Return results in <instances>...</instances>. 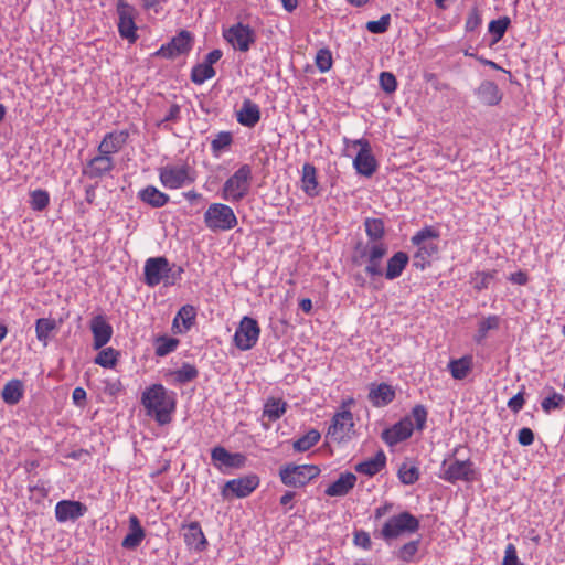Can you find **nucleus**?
Segmentation results:
<instances>
[{"mask_svg": "<svg viewBox=\"0 0 565 565\" xmlns=\"http://www.w3.org/2000/svg\"><path fill=\"white\" fill-rule=\"evenodd\" d=\"M388 247L383 241L359 242L353 249L351 262L354 266H364V274L358 271L352 275L356 286L364 288L370 278L383 276L382 262L387 255Z\"/></svg>", "mask_w": 565, "mask_h": 565, "instance_id": "nucleus-1", "label": "nucleus"}, {"mask_svg": "<svg viewBox=\"0 0 565 565\" xmlns=\"http://www.w3.org/2000/svg\"><path fill=\"white\" fill-rule=\"evenodd\" d=\"M141 404L147 415L153 417L159 425H166L171 422L177 402L174 393L169 392L162 384H153L142 393Z\"/></svg>", "mask_w": 565, "mask_h": 565, "instance_id": "nucleus-2", "label": "nucleus"}, {"mask_svg": "<svg viewBox=\"0 0 565 565\" xmlns=\"http://www.w3.org/2000/svg\"><path fill=\"white\" fill-rule=\"evenodd\" d=\"M182 273V267L170 265L166 257H151L145 263V284L149 287H156L160 282H163L164 286H172L181 279Z\"/></svg>", "mask_w": 565, "mask_h": 565, "instance_id": "nucleus-3", "label": "nucleus"}, {"mask_svg": "<svg viewBox=\"0 0 565 565\" xmlns=\"http://www.w3.org/2000/svg\"><path fill=\"white\" fill-rule=\"evenodd\" d=\"M419 530V520L412 513L404 511L388 518L379 532L374 535L386 542L397 539L404 534H413Z\"/></svg>", "mask_w": 565, "mask_h": 565, "instance_id": "nucleus-4", "label": "nucleus"}, {"mask_svg": "<svg viewBox=\"0 0 565 565\" xmlns=\"http://www.w3.org/2000/svg\"><path fill=\"white\" fill-rule=\"evenodd\" d=\"M354 403L353 398L343 401L340 411L337 412L332 418L326 437L331 441L341 444L351 438L354 427L353 414L350 406Z\"/></svg>", "mask_w": 565, "mask_h": 565, "instance_id": "nucleus-5", "label": "nucleus"}, {"mask_svg": "<svg viewBox=\"0 0 565 565\" xmlns=\"http://www.w3.org/2000/svg\"><path fill=\"white\" fill-rule=\"evenodd\" d=\"M252 182V168L249 164L241 166L223 184L221 196L223 200L237 203L249 192Z\"/></svg>", "mask_w": 565, "mask_h": 565, "instance_id": "nucleus-6", "label": "nucleus"}, {"mask_svg": "<svg viewBox=\"0 0 565 565\" xmlns=\"http://www.w3.org/2000/svg\"><path fill=\"white\" fill-rule=\"evenodd\" d=\"M158 172L160 183L168 190H178L195 181V172L188 163L166 164Z\"/></svg>", "mask_w": 565, "mask_h": 565, "instance_id": "nucleus-7", "label": "nucleus"}, {"mask_svg": "<svg viewBox=\"0 0 565 565\" xmlns=\"http://www.w3.org/2000/svg\"><path fill=\"white\" fill-rule=\"evenodd\" d=\"M204 223L212 232H225L237 225V217L231 206L212 203L204 212Z\"/></svg>", "mask_w": 565, "mask_h": 565, "instance_id": "nucleus-8", "label": "nucleus"}, {"mask_svg": "<svg viewBox=\"0 0 565 565\" xmlns=\"http://www.w3.org/2000/svg\"><path fill=\"white\" fill-rule=\"evenodd\" d=\"M320 468L316 465L288 463L280 468L279 477L287 487L301 488L320 475Z\"/></svg>", "mask_w": 565, "mask_h": 565, "instance_id": "nucleus-9", "label": "nucleus"}, {"mask_svg": "<svg viewBox=\"0 0 565 565\" xmlns=\"http://www.w3.org/2000/svg\"><path fill=\"white\" fill-rule=\"evenodd\" d=\"M439 478L449 482H472L477 479V470L470 459H445L441 463Z\"/></svg>", "mask_w": 565, "mask_h": 565, "instance_id": "nucleus-10", "label": "nucleus"}, {"mask_svg": "<svg viewBox=\"0 0 565 565\" xmlns=\"http://www.w3.org/2000/svg\"><path fill=\"white\" fill-rule=\"evenodd\" d=\"M116 12L118 15V33L120 38L134 44L138 40V28L136 25V9L126 0H118L116 4Z\"/></svg>", "mask_w": 565, "mask_h": 565, "instance_id": "nucleus-11", "label": "nucleus"}, {"mask_svg": "<svg viewBox=\"0 0 565 565\" xmlns=\"http://www.w3.org/2000/svg\"><path fill=\"white\" fill-rule=\"evenodd\" d=\"M260 335V327L254 318L243 317L234 333V344L242 351L250 350L255 347Z\"/></svg>", "mask_w": 565, "mask_h": 565, "instance_id": "nucleus-12", "label": "nucleus"}, {"mask_svg": "<svg viewBox=\"0 0 565 565\" xmlns=\"http://www.w3.org/2000/svg\"><path fill=\"white\" fill-rule=\"evenodd\" d=\"M223 36L235 50L241 52H247L255 42L254 30L241 22L225 30Z\"/></svg>", "mask_w": 565, "mask_h": 565, "instance_id": "nucleus-13", "label": "nucleus"}, {"mask_svg": "<svg viewBox=\"0 0 565 565\" xmlns=\"http://www.w3.org/2000/svg\"><path fill=\"white\" fill-rule=\"evenodd\" d=\"M193 44V36L186 30L180 31L171 41L154 53L156 56L164 58H174L175 56L186 54L191 51Z\"/></svg>", "mask_w": 565, "mask_h": 565, "instance_id": "nucleus-14", "label": "nucleus"}, {"mask_svg": "<svg viewBox=\"0 0 565 565\" xmlns=\"http://www.w3.org/2000/svg\"><path fill=\"white\" fill-rule=\"evenodd\" d=\"M354 146H359L360 150L353 160V167L359 174L371 177L377 169V162L372 154L369 140L362 138L352 141Z\"/></svg>", "mask_w": 565, "mask_h": 565, "instance_id": "nucleus-15", "label": "nucleus"}, {"mask_svg": "<svg viewBox=\"0 0 565 565\" xmlns=\"http://www.w3.org/2000/svg\"><path fill=\"white\" fill-rule=\"evenodd\" d=\"M259 484L257 476H246L237 479L230 480L225 483L222 494L227 497L228 492L237 498H245L249 495Z\"/></svg>", "mask_w": 565, "mask_h": 565, "instance_id": "nucleus-16", "label": "nucleus"}, {"mask_svg": "<svg viewBox=\"0 0 565 565\" xmlns=\"http://www.w3.org/2000/svg\"><path fill=\"white\" fill-rule=\"evenodd\" d=\"M89 327L93 333V348L100 350L110 341L114 333L113 327L103 315L93 317Z\"/></svg>", "mask_w": 565, "mask_h": 565, "instance_id": "nucleus-17", "label": "nucleus"}, {"mask_svg": "<svg viewBox=\"0 0 565 565\" xmlns=\"http://www.w3.org/2000/svg\"><path fill=\"white\" fill-rule=\"evenodd\" d=\"M87 512V507L73 500H61L55 505V519L60 523H65L70 520L75 521Z\"/></svg>", "mask_w": 565, "mask_h": 565, "instance_id": "nucleus-18", "label": "nucleus"}, {"mask_svg": "<svg viewBox=\"0 0 565 565\" xmlns=\"http://www.w3.org/2000/svg\"><path fill=\"white\" fill-rule=\"evenodd\" d=\"M129 136L130 135L127 129L107 132L98 145V152L111 157L122 149L127 143Z\"/></svg>", "mask_w": 565, "mask_h": 565, "instance_id": "nucleus-19", "label": "nucleus"}, {"mask_svg": "<svg viewBox=\"0 0 565 565\" xmlns=\"http://www.w3.org/2000/svg\"><path fill=\"white\" fill-rule=\"evenodd\" d=\"M211 459L213 465L220 470L223 467L241 468L245 465L246 461V457L243 454H231L222 446H216L212 449Z\"/></svg>", "mask_w": 565, "mask_h": 565, "instance_id": "nucleus-20", "label": "nucleus"}, {"mask_svg": "<svg viewBox=\"0 0 565 565\" xmlns=\"http://www.w3.org/2000/svg\"><path fill=\"white\" fill-rule=\"evenodd\" d=\"M414 425L411 419H403L393 425L391 428L383 430L382 439L388 446H394L409 438L413 434Z\"/></svg>", "mask_w": 565, "mask_h": 565, "instance_id": "nucleus-21", "label": "nucleus"}, {"mask_svg": "<svg viewBox=\"0 0 565 565\" xmlns=\"http://www.w3.org/2000/svg\"><path fill=\"white\" fill-rule=\"evenodd\" d=\"M114 167L115 162L113 157L98 152L96 157L88 161L84 173L92 179L102 178L106 173L110 172Z\"/></svg>", "mask_w": 565, "mask_h": 565, "instance_id": "nucleus-22", "label": "nucleus"}, {"mask_svg": "<svg viewBox=\"0 0 565 565\" xmlns=\"http://www.w3.org/2000/svg\"><path fill=\"white\" fill-rule=\"evenodd\" d=\"M395 390L387 383L372 384L367 398L374 407H384L395 398Z\"/></svg>", "mask_w": 565, "mask_h": 565, "instance_id": "nucleus-23", "label": "nucleus"}, {"mask_svg": "<svg viewBox=\"0 0 565 565\" xmlns=\"http://www.w3.org/2000/svg\"><path fill=\"white\" fill-rule=\"evenodd\" d=\"M182 529L185 530L183 534L184 543L190 548H193L198 552H202L206 548L207 540L199 522L193 521L188 525H183Z\"/></svg>", "mask_w": 565, "mask_h": 565, "instance_id": "nucleus-24", "label": "nucleus"}, {"mask_svg": "<svg viewBox=\"0 0 565 565\" xmlns=\"http://www.w3.org/2000/svg\"><path fill=\"white\" fill-rule=\"evenodd\" d=\"M236 119L244 127H255L260 120L259 106L248 98L244 99L236 113Z\"/></svg>", "mask_w": 565, "mask_h": 565, "instance_id": "nucleus-25", "label": "nucleus"}, {"mask_svg": "<svg viewBox=\"0 0 565 565\" xmlns=\"http://www.w3.org/2000/svg\"><path fill=\"white\" fill-rule=\"evenodd\" d=\"M356 480V476L353 472H343L327 487L324 493L328 497H344L355 487Z\"/></svg>", "mask_w": 565, "mask_h": 565, "instance_id": "nucleus-26", "label": "nucleus"}, {"mask_svg": "<svg viewBox=\"0 0 565 565\" xmlns=\"http://www.w3.org/2000/svg\"><path fill=\"white\" fill-rule=\"evenodd\" d=\"M301 190L310 198L320 194V185L318 182V172L312 163L306 162L301 170Z\"/></svg>", "mask_w": 565, "mask_h": 565, "instance_id": "nucleus-27", "label": "nucleus"}, {"mask_svg": "<svg viewBox=\"0 0 565 565\" xmlns=\"http://www.w3.org/2000/svg\"><path fill=\"white\" fill-rule=\"evenodd\" d=\"M386 466V455L383 450H379L373 457L367 458L354 466L358 473L373 477L381 472Z\"/></svg>", "mask_w": 565, "mask_h": 565, "instance_id": "nucleus-28", "label": "nucleus"}, {"mask_svg": "<svg viewBox=\"0 0 565 565\" xmlns=\"http://www.w3.org/2000/svg\"><path fill=\"white\" fill-rule=\"evenodd\" d=\"M477 97L483 105L495 106L502 99V93L492 81L482 82L476 90Z\"/></svg>", "mask_w": 565, "mask_h": 565, "instance_id": "nucleus-29", "label": "nucleus"}, {"mask_svg": "<svg viewBox=\"0 0 565 565\" xmlns=\"http://www.w3.org/2000/svg\"><path fill=\"white\" fill-rule=\"evenodd\" d=\"M146 536L143 527L136 515L129 518V533L124 537L121 546L127 550L137 548Z\"/></svg>", "mask_w": 565, "mask_h": 565, "instance_id": "nucleus-30", "label": "nucleus"}, {"mask_svg": "<svg viewBox=\"0 0 565 565\" xmlns=\"http://www.w3.org/2000/svg\"><path fill=\"white\" fill-rule=\"evenodd\" d=\"M137 195L141 202L154 209L164 206L170 200L167 193L160 191L153 185H147L141 189Z\"/></svg>", "mask_w": 565, "mask_h": 565, "instance_id": "nucleus-31", "label": "nucleus"}, {"mask_svg": "<svg viewBox=\"0 0 565 565\" xmlns=\"http://www.w3.org/2000/svg\"><path fill=\"white\" fill-rule=\"evenodd\" d=\"M408 260V255L405 252H396L388 258L385 271L383 270V275L388 280L398 278L406 268Z\"/></svg>", "mask_w": 565, "mask_h": 565, "instance_id": "nucleus-32", "label": "nucleus"}, {"mask_svg": "<svg viewBox=\"0 0 565 565\" xmlns=\"http://www.w3.org/2000/svg\"><path fill=\"white\" fill-rule=\"evenodd\" d=\"M195 317L196 311L193 306H182L173 319V329H178L179 333L189 331L194 324Z\"/></svg>", "mask_w": 565, "mask_h": 565, "instance_id": "nucleus-33", "label": "nucleus"}, {"mask_svg": "<svg viewBox=\"0 0 565 565\" xmlns=\"http://www.w3.org/2000/svg\"><path fill=\"white\" fill-rule=\"evenodd\" d=\"M472 355H465L460 359L450 360L448 363V371L455 380H463L472 371Z\"/></svg>", "mask_w": 565, "mask_h": 565, "instance_id": "nucleus-34", "label": "nucleus"}, {"mask_svg": "<svg viewBox=\"0 0 565 565\" xmlns=\"http://www.w3.org/2000/svg\"><path fill=\"white\" fill-rule=\"evenodd\" d=\"M23 393L24 390L22 382L13 379L4 384L1 391V397L8 405H15L22 399Z\"/></svg>", "mask_w": 565, "mask_h": 565, "instance_id": "nucleus-35", "label": "nucleus"}, {"mask_svg": "<svg viewBox=\"0 0 565 565\" xmlns=\"http://www.w3.org/2000/svg\"><path fill=\"white\" fill-rule=\"evenodd\" d=\"M416 246L418 247V250L414 256V265L417 268L425 269L430 264L431 257L438 254V246L433 242L423 243Z\"/></svg>", "mask_w": 565, "mask_h": 565, "instance_id": "nucleus-36", "label": "nucleus"}, {"mask_svg": "<svg viewBox=\"0 0 565 565\" xmlns=\"http://www.w3.org/2000/svg\"><path fill=\"white\" fill-rule=\"evenodd\" d=\"M287 411V403L282 398L269 397L263 411V416L270 422L279 419Z\"/></svg>", "mask_w": 565, "mask_h": 565, "instance_id": "nucleus-37", "label": "nucleus"}, {"mask_svg": "<svg viewBox=\"0 0 565 565\" xmlns=\"http://www.w3.org/2000/svg\"><path fill=\"white\" fill-rule=\"evenodd\" d=\"M500 326V317L497 315H490L486 318H483L478 323V330L477 334L475 337L476 342L480 343L482 342L487 335L488 332L491 330H497Z\"/></svg>", "mask_w": 565, "mask_h": 565, "instance_id": "nucleus-38", "label": "nucleus"}, {"mask_svg": "<svg viewBox=\"0 0 565 565\" xmlns=\"http://www.w3.org/2000/svg\"><path fill=\"white\" fill-rule=\"evenodd\" d=\"M321 435L317 429H310L303 436L296 439L292 447L298 452H303L312 448L320 440Z\"/></svg>", "mask_w": 565, "mask_h": 565, "instance_id": "nucleus-39", "label": "nucleus"}, {"mask_svg": "<svg viewBox=\"0 0 565 565\" xmlns=\"http://www.w3.org/2000/svg\"><path fill=\"white\" fill-rule=\"evenodd\" d=\"M57 328V323L51 318H40L35 321V333L40 342L46 345L50 333Z\"/></svg>", "mask_w": 565, "mask_h": 565, "instance_id": "nucleus-40", "label": "nucleus"}, {"mask_svg": "<svg viewBox=\"0 0 565 565\" xmlns=\"http://www.w3.org/2000/svg\"><path fill=\"white\" fill-rule=\"evenodd\" d=\"M119 352L114 348H105L99 351L95 356L94 362L105 369H113L116 366L119 358Z\"/></svg>", "mask_w": 565, "mask_h": 565, "instance_id": "nucleus-41", "label": "nucleus"}, {"mask_svg": "<svg viewBox=\"0 0 565 565\" xmlns=\"http://www.w3.org/2000/svg\"><path fill=\"white\" fill-rule=\"evenodd\" d=\"M365 233L369 237L367 242L382 241L385 230L381 218L367 217L364 221Z\"/></svg>", "mask_w": 565, "mask_h": 565, "instance_id": "nucleus-42", "label": "nucleus"}, {"mask_svg": "<svg viewBox=\"0 0 565 565\" xmlns=\"http://www.w3.org/2000/svg\"><path fill=\"white\" fill-rule=\"evenodd\" d=\"M215 74L214 67L202 62L192 67L191 81L196 85H202L205 81L213 78Z\"/></svg>", "mask_w": 565, "mask_h": 565, "instance_id": "nucleus-43", "label": "nucleus"}, {"mask_svg": "<svg viewBox=\"0 0 565 565\" xmlns=\"http://www.w3.org/2000/svg\"><path fill=\"white\" fill-rule=\"evenodd\" d=\"M550 395L541 402V407L545 414H550L555 409H561L565 405V397L550 387Z\"/></svg>", "mask_w": 565, "mask_h": 565, "instance_id": "nucleus-44", "label": "nucleus"}, {"mask_svg": "<svg viewBox=\"0 0 565 565\" xmlns=\"http://www.w3.org/2000/svg\"><path fill=\"white\" fill-rule=\"evenodd\" d=\"M510 23L509 17H502L489 23L488 31L493 36V43H498L504 36Z\"/></svg>", "mask_w": 565, "mask_h": 565, "instance_id": "nucleus-45", "label": "nucleus"}, {"mask_svg": "<svg viewBox=\"0 0 565 565\" xmlns=\"http://www.w3.org/2000/svg\"><path fill=\"white\" fill-rule=\"evenodd\" d=\"M199 375L198 369L190 363H184L182 366L174 372H172V376L174 381L184 384L195 380Z\"/></svg>", "mask_w": 565, "mask_h": 565, "instance_id": "nucleus-46", "label": "nucleus"}, {"mask_svg": "<svg viewBox=\"0 0 565 565\" xmlns=\"http://www.w3.org/2000/svg\"><path fill=\"white\" fill-rule=\"evenodd\" d=\"M419 478V471L418 468L415 465L404 462L401 465L398 469V479L404 484H413L415 483Z\"/></svg>", "mask_w": 565, "mask_h": 565, "instance_id": "nucleus-47", "label": "nucleus"}, {"mask_svg": "<svg viewBox=\"0 0 565 565\" xmlns=\"http://www.w3.org/2000/svg\"><path fill=\"white\" fill-rule=\"evenodd\" d=\"M495 275H497V270L473 273L471 275L472 287L478 291L487 289L491 282V280L494 279Z\"/></svg>", "mask_w": 565, "mask_h": 565, "instance_id": "nucleus-48", "label": "nucleus"}, {"mask_svg": "<svg viewBox=\"0 0 565 565\" xmlns=\"http://www.w3.org/2000/svg\"><path fill=\"white\" fill-rule=\"evenodd\" d=\"M179 345V340L170 337H159L156 340V354L158 356H166L173 352Z\"/></svg>", "mask_w": 565, "mask_h": 565, "instance_id": "nucleus-49", "label": "nucleus"}, {"mask_svg": "<svg viewBox=\"0 0 565 565\" xmlns=\"http://www.w3.org/2000/svg\"><path fill=\"white\" fill-rule=\"evenodd\" d=\"M315 64L321 73H327L333 65L332 53L329 49H320L315 58Z\"/></svg>", "mask_w": 565, "mask_h": 565, "instance_id": "nucleus-50", "label": "nucleus"}, {"mask_svg": "<svg viewBox=\"0 0 565 565\" xmlns=\"http://www.w3.org/2000/svg\"><path fill=\"white\" fill-rule=\"evenodd\" d=\"M419 548V541H409L401 546L397 552V557L405 563H409L414 559Z\"/></svg>", "mask_w": 565, "mask_h": 565, "instance_id": "nucleus-51", "label": "nucleus"}, {"mask_svg": "<svg viewBox=\"0 0 565 565\" xmlns=\"http://www.w3.org/2000/svg\"><path fill=\"white\" fill-rule=\"evenodd\" d=\"M50 203V195L45 190H34L31 192V207L34 211H43Z\"/></svg>", "mask_w": 565, "mask_h": 565, "instance_id": "nucleus-52", "label": "nucleus"}, {"mask_svg": "<svg viewBox=\"0 0 565 565\" xmlns=\"http://www.w3.org/2000/svg\"><path fill=\"white\" fill-rule=\"evenodd\" d=\"M233 142V136L230 131H221L211 141V149L213 153L217 154L225 148L230 147Z\"/></svg>", "mask_w": 565, "mask_h": 565, "instance_id": "nucleus-53", "label": "nucleus"}, {"mask_svg": "<svg viewBox=\"0 0 565 565\" xmlns=\"http://www.w3.org/2000/svg\"><path fill=\"white\" fill-rule=\"evenodd\" d=\"M438 237L439 232L436 228L433 226H425L412 237V243L414 245H420L423 243H428V239H436Z\"/></svg>", "mask_w": 565, "mask_h": 565, "instance_id": "nucleus-54", "label": "nucleus"}, {"mask_svg": "<svg viewBox=\"0 0 565 565\" xmlns=\"http://www.w3.org/2000/svg\"><path fill=\"white\" fill-rule=\"evenodd\" d=\"M391 25V15L384 14L379 20L369 21L366 30L371 33L380 34L388 30Z\"/></svg>", "mask_w": 565, "mask_h": 565, "instance_id": "nucleus-55", "label": "nucleus"}, {"mask_svg": "<svg viewBox=\"0 0 565 565\" xmlns=\"http://www.w3.org/2000/svg\"><path fill=\"white\" fill-rule=\"evenodd\" d=\"M379 81L381 88L387 94L394 93L397 88L396 77L391 72H382Z\"/></svg>", "mask_w": 565, "mask_h": 565, "instance_id": "nucleus-56", "label": "nucleus"}, {"mask_svg": "<svg viewBox=\"0 0 565 565\" xmlns=\"http://www.w3.org/2000/svg\"><path fill=\"white\" fill-rule=\"evenodd\" d=\"M501 565H523L518 556V551L514 544L509 543L505 546Z\"/></svg>", "mask_w": 565, "mask_h": 565, "instance_id": "nucleus-57", "label": "nucleus"}, {"mask_svg": "<svg viewBox=\"0 0 565 565\" xmlns=\"http://www.w3.org/2000/svg\"><path fill=\"white\" fill-rule=\"evenodd\" d=\"M412 417L415 422L416 428L418 430L424 429L426 420H427V411L423 405H416L412 409Z\"/></svg>", "mask_w": 565, "mask_h": 565, "instance_id": "nucleus-58", "label": "nucleus"}, {"mask_svg": "<svg viewBox=\"0 0 565 565\" xmlns=\"http://www.w3.org/2000/svg\"><path fill=\"white\" fill-rule=\"evenodd\" d=\"M481 15L478 11L477 8H473L467 19H466V22H465V29L466 31L468 32H471V31H475L480 24H481Z\"/></svg>", "mask_w": 565, "mask_h": 565, "instance_id": "nucleus-59", "label": "nucleus"}, {"mask_svg": "<svg viewBox=\"0 0 565 565\" xmlns=\"http://www.w3.org/2000/svg\"><path fill=\"white\" fill-rule=\"evenodd\" d=\"M354 544L364 548L370 550L372 547V541L370 534L365 531H356L353 537Z\"/></svg>", "mask_w": 565, "mask_h": 565, "instance_id": "nucleus-60", "label": "nucleus"}, {"mask_svg": "<svg viewBox=\"0 0 565 565\" xmlns=\"http://www.w3.org/2000/svg\"><path fill=\"white\" fill-rule=\"evenodd\" d=\"M424 79L427 83H430L435 90H448L450 88L449 84L443 83L438 79L435 73H425Z\"/></svg>", "mask_w": 565, "mask_h": 565, "instance_id": "nucleus-61", "label": "nucleus"}, {"mask_svg": "<svg viewBox=\"0 0 565 565\" xmlns=\"http://www.w3.org/2000/svg\"><path fill=\"white\" fill-rule=\"evenodd\" d=\"M518 441L522 446H530L534 441V433L529 427H523L518 433Z\"/></svg>", "mask_w": 565, "mask_h": 565, "instance_id": "nucleus-62", "label": "nucleus"}, {"mask_svg": "<svg viewBox=\"0 0 565 565\" xmlns=\"http://www.w3.org/2000/svg\"><path fill=\"white\" fill-rule=\"evenodd\" d=\"M525 399L523 392H519L508 401V407L513 413H519L524 406Z\"/></svg>", "mask_w": 565, "mask_h": 565, "instance_id": "nucleus-63", "label": "nucleus"}, {"mask_svg": "<svg viewBox=\"0 0 565 565\" xmlns=\"http://www.w3.org/2000/svg\"><path fill=\"white\" fill-rule=\"evenodd\" d=\"M393 510V503L385 502L382 505L375 508L373 513L374 522H379L382 518L388 515Z\"/></svg>", "mask_w": 565, "mask_h": 565, "instance_id": "nucleus-64", "label": "nucleus"}]
</instances>
